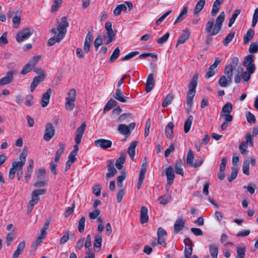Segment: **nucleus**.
<instances>
[{"label": "nucleus", "instance_id": "nucleus-31", "mask_svg": "<svg viewBox=\"0 0 258 258\" xmlns=\"http://www.w3.org/2000/svg\"><path fill=\"white\" fill-rule=\"evenodd\" d=\"M127 10V6L125 4H123L121 5H118L115 8V9L113 11V14L115 16H118L120 14L122 11L125 12Z\"/></svg>", "mask_w": 258, "mask_h": 258}, {"label": "nucleus", "instance_id": "nucleus-50", "mask_svg": "<svg viewBox=\"0 0 258 258\" xmlns=\"http://www.w3.org/2000/svg\"><path fill=\"white\" fill-rule=\"evenodd\" d=\"M172 10H168L161 17L157 19L155 22L156 26H159L164 21V20L172 12Z\"/></svg>", "mask_w": 258, "mask_h": 258}, {"label": "nucleus", "instance_id": "nucleus-51", "mask_svg": "<svg viewBox=\"0 0 258 258\" xmlns=\"http://www.w3.org/2000/svg\"><path fill=\"white\" fill-rule=\"evenodd\" d=\"M150 56L154 58L155 60L157 59V55L156 54L150 52H144L140 55V59H144L147 57Z\"/></svg>", "mask_w": 258, "mask_h": 258}, {"label": "nucleus", "instance_id": "nucleus-11", "mask_svg": "<svg viewBox=\"0 0 258 258\" xmlns=\"http://www.w3.org/2000/svg\"><path fill=\"white\" fill-rule=\"evenodd\" d=\"M107 167L108 172L106 174V178H109L114 176L117 173V170L114 168L113 162L111 160H108L107 161Z\"/></svg>", "mask_w": 258, "mask_h": 258}, {"label": "nucleus", "instance_id": "nucleus-41", "mask_svg": "<svg viewBox=\"0 0 258 258\" xmlns=\"http://www.w3.org/2000/svg\"><path fill=\"white\" fill-rule=\"evenodd\" d=\"M253 55L252 54H249L246 57H245L244 60H243V66H247L249 65H252V64H254L253 63Z\"/></svg>", "mask_w": 258, "mask_h": 258}, {"label": "nucleus", "instance_id": "nucleus-10", "mask_svg": "<svg viewBox=\"0 0 258 258\" xmlns=\"http://www.w3.org/2000/svg\"><path fill=\"white\" fill-rule=\"evenodd\" d=\"M95 146L102 149H107L112 146V142L109 140L100 139L95 141Z\"/></svg>", "mask_w": 258, "mask_h": 258}, {"label": "nucleus", "instance_id": "nucleus-17", "mask_svg": "<svg viewBox=\"0 0 258 258\" xmlns=\"http://www.w3.org/2000/svg\"><path fill=\"white\" fill-rule=\"evenodd\" d=\"M155 80L154 79V75L153 74H150L148 75L145 90L147 92H150L154 87Z\"/></svg>", "mask_w": 258, "mask_h": 258}, {"label": "nucleus", "instance_id": "nucleus-42", "mask_svg": "<svg viewBox=\"0 0 258 258\" xmlns=\"http://www.w3.org/2000/svg\"><path fill=\"white\" fill-rule=\"evenodd\" d=\"M238 172V169L236 167H233L232 168V171L230 176L228 177V180L229 182H232L234 179L236 178L237 176Z\"/></svg>", "mask_w": 258, "mask_h": 258}, {"label": "nucleus", "instance_id": "nucleus-12", "mask_svg": "<svg viewBox=\"0 0 258 258\" xmlns=\"http://www.w3.org/2000/svg\"><path fill=\"white\" fill-rule=\"evenodd\" d=\"M166 175L167 176V183L171 185L173 183L175 175L173 167L172 166H169L166 170Z\"/></svg>", "mask_w": 258, "mask_h": 258}, {"label": "nucleus", "instance_id": "nucleus-29", "mask_svg": "<svg viewBox=\"0 0 258 258\" xmlns=\"http://www.w3.org/2000/svg\"><path fill=\"white\" fill-rule=\"evenodd\" d=\"M193 119V116L190 115L185 120L184 124V131L185 133H187L190 130Z\"/></svg>", "mask_w": 258, "mask_h": 258}, {"label": "nucleus", "instance_id": "nucleus-25", "mask_svg": "<svg viewBox=\"0 0 258 258\" xmlns=\"http://www.w3.org/2000/svg\"><path fill=\"white\" fill-rule=\"evenodd\" d=\"M188 9V8L187 7L184 8L182 12L180 13L178 17L174 22V25H176L177 23L181 22L185 18L187 14Z\"/></svg>", "mask_w": 258, "mask_h": 258}, {"label": "nucleus", "instance_id": "nucleus-57", "mask_svg": "<svg viewBox=\"0 0 258 258\" xmlns=\"http://www.w3.org/2000/svg\"><path fill=\"white\" fill-rule=\"evenodd\" d=\"M139 54V51H138L131 52L130 53H128L127 54L125 55L123 57L121 58V60L125 61V60H128Z\"/></svg>", "mask_w": 258, "mask_h": 258}, {"label": "nucleus", "instance_id": "nucleus-40", "mask_svg": "<svg viewBox=\"0 0 258 258\" xmlns=\"http://www.w3.org/2000/svg\"><path fill=\"white\" fill-rule=\"evenodd\" d=\"M194 157H195V155H194V152L191 150H189L187 152L186 163L189 166H190L191 165H192L193 160L194 159Z\"/></svg>", "mask_w": 258, "mask_h": 258}, {"label": "nucleus", "instance_id": "nucleus-30", "mask_svg": "<svg viewBox=\"0 0 258 258\" xmlns=\"http://www.w3.org/2000/svg\"><path fill=\"white\" fill-rule=\"evenodd\" d=\"M198 74H195L192 79H191V81L190 82V83H189V90L188 91H196V87L197 86V84H198V83H197V81H198Z\"/></svg>", "mask_w": 258, "mask_h": 258}, {"label": "nucleus", "instance_id": "nucleus-63", "mask_svg": "<svg viewBox=\"0 0 258 258\" xmlns=\"http://www.w3.org/2000/svg\"><path fill=\"white\" fill-rule=\"evenodd\" d=\"M65 147L66 145L63 143L61 142L59 143L58 148L56 150V154L61 156L64 151Z\"/></svg>", "mask_w": 258, "mask_h": 258}, {"label": "nucleus", "instance_id": "nucleus-35", "mask_svg": "<svg viewBox=\"0 0 258 258\" xmlns=\"http://www.w3.org/2000/svg\"><path fill=\"white\" fill-rule=\"evenodd\" d=\"M66 103L65 104L66 109L69 111H72L75 107L74 102L75 100L70 99V98H66Z\"/></svg>", "mask_w": 258, "mask_h": 258}, {"label": "nucleus", "instance_id": "nucleus-60", "mask_svg": "<svg viewBox=\"0 0 258 258\" xmlns=\"http://www.w3.org/2000/svg\"><path fill=\"white\" fill-rule=\"evenodd\" d=\"M203 162L204 160L202 157H198L196 160H195V162L194 163H192V165H191L190 167H192L196 168H198L202 165Z\"/></svg>", "mask_w": 258, "mask_h": 258}, {"label": "nucleus", "instance_id": "nucleus-7", "mask_svg": "<svg viewBox=\"0 0 258 258\" xmlns=\"http://www.w3.org/2000/svg\"><path fill=\"white\" fill-rule=\"evenodd\" d=\"M33 30L29 28H25L18 32L16 39L18 42H22L27 39L33 33Z\"/></svg>", "mask_w": 258, "mask_h": 258}, {"label": "nucleus", "instance_id": "nucleus-56", "mask_svg": "<svg viewBox=\"0 0 258 258\" xmlns=\"http://www.w3.org/2000/svg\"><path fill=\"white\" fill-rule=\"evenodd\" d=\"M236 252L237 255L236 258H244L245 257V248L242 247H238L236 249Z\"/></svg>", "mask_w": 258, "mask_h": 258}, {"label": "nucleus", "instance_id": "nucleus-13", "mask_svg": "<svg viewBox=\"0 0 258 258\" xmlns=\"http://www.w3.org/2000/svg\"><path fill=\"white\" fill-rule=\"evenodd\" d=\"M113 96L115 99L122 103L126 102L127 99H129L128 97L124 96L123 92L119 88L115 90V92L113 94Z\"/></svg>", "mask_w": 258, "mask_h": 258}, {"label": "nucleus", "instance_id": "nucleus-8", "mask_svg": "<svg viewBox=\"0 0 258 258\" xmlns=\"http://www.w3.org/2000/svg\"><path fill=\"white\" fill-rule=\"evenodd\" d=\"M55 135L54 126L51 123H47L45 124L43 139L46 141H49Z\"/></svg>", "mask_w": 258, "mask_h": 258}, {"label": "nucleus", "instance_id": "nucleus-21", "mask_svg": "<svg viewBox=\"0 0 258 258\" xmlns=\"http://www.w3.org/2000/svg\"><path fill=\"white\" fill-rule=\"evenodd\" d=\"M25 246V241H21L18 245L16 250L14 251L12 258H18L23 251Z\"/></svg>", "mask_w": 258, "mask_h": 258}, {"label": "nucleus", "instance_id": "nucleus-61", "mask_svg": "<svg viewBox=\"0 0 258 258\" xmlns=\"http://www.w3.org/2000/svg\"><path fill=\"white\" fill-rule=\"evenodd\" d=\"M227 164V158L226 157H223L221 159V163L220 165L219 171L220 172H224L226 168V165Z\"/></svg>", "mask_w": 258, "mask_h": 258}, {"label": "nucleus", "instance_id": "nucleus-6", "mask_svg": "<svg viewBox=\"0 0 258 258\" xmlns=\"http://www.w3.org/2000/svg\"><path fill=\"white\" fill-rule=\"evenodd\" d=\"M135 126L136 123L135 122H132L128 125L125 124H120L118 126L117 130L120 134L127 137L131 135V131L133 130Z\"/></svg>", "mask_w": 258, "mask_h": 258}, {"label": "nucleus", "instance_id": "nucleus-55", "mask_svg": "<svg viewBox=\"0 0 258 258\" xmlns=\"http://www.w3.org/2000/svg\"><path fill=\"white\" fill-rule=\"evenodd\" d=\"M70 238V232L68 230L64 231V235L60 239V243L61 244H65Z\"/></svg>", "mask_w": 258, "mask_h": 258}, {"label": "nucleus", "instance_id": "nucleus-28", "mask_svg": "<svg viewBox=\"0 0 258 258\" xmlns=\"http://www.w3.org/2000/svg\"><path fill=\"white\" fill-rule=\"evenodd\" d=\"M125 161V154H121L119 158H118L115 162V166L118 169H121L123 167V164Z\"/></svg>", "mask_w": 258, "mask_h": 258}, {"label": "nucleus", "instance_id": "nucleus-24", "mask_svg": "<svg viewBox=\"0 0 258 258\" xmlns=\"http://www.w3.org/2000/svg\"><path fill=\"white\" fill-rule=\"evenodd\" d=\"M209 251L212 258H218L219 247L217 245L215 244H210Z\"/></svg>", "mask_w": 258, "mask_h": 258}, {"label": "nucleus", "instance_id": "nucleus-59", "mask_svg": "<svg viewBox=\"0 0 258 258\" xmlns=\"http://www.w3.org/2000/svg\"><path fill=\"white\" fill-rule=\"evenodd\" d=\"M125 194V190L124 188H121L118 191L116 195V199L118 203H120L122 200L123 197Z\"/></svg>", "mask_w": 258, "mask_h": 258}, {"label": "nucleus", "instance_id": "nucleus-64", "mask_svg": "<svg viewBox=\"0 0 258 258\" xmlns=\"http://www.w3.org/2000/svg\"><path fill=\"white\" fill-rule=\"evenodd\" d=\"M175 150L174 144L172 143L165 151L164 153V156L165 157H168L171 152H173Z\"/></svg>", "mask_w": 258, "mask_h": 258}, {"label": "nucleus", "instance_id": "nucleus-20", "mask_svg": "<svg viewBox=\"0 0 258 258\" xmlns=\"http://www.w3.org/2000/svg\"><path fill=\"white\" fill-rule=\"evenodd\" d=\"M206 4L205 0H199L196 5V6L194 9V11L193 12V15L194 16H198L199 14L201 12V11L204 8Z\"/></svg>", "mask_w": 258, "mask_h": 258}, {"label": "nucleus", "instance_id": "nucleus-38", "mask_svg": "<svg viewBox=\"0 0 258 258\" xmlns=\"http://www.w3.org/2000/svg\"><path fill=\"white\" fill-rule=\"evenodd\" d=\"M182 166V161L181 160H177L176 163H175V169L176 171V173L178 174H180L182 176L183 175V169L181 167Z\"/></svg>", "mask_w": 258, "mask_h": 258}, {"label": "nucleus", "instance_id": "nucleus-4", "mask_svg": "<svg viewBox=\"0 0 258 258\" xmlns=\"http://www.w3.org/2000/svg\"><path fill=\"white\" fill-rule=\"evenodd\" d=\"M86 128V122H83L81 125L77 128L76 135L75 141L76 144L74 146L73 150L76 151L77 152L79 150V145L81 142V140L83 137V134L85 131Z\"/></svg>", "mask_w": 258, "mask_h": 258}, {"label": "nucleus", "instance_id": "nucleus-9", "mask_svg": "<svg viewBox=\"0 0 258 258\" xmlns=\"http://www.w3.org/2000/svg\"><path fill=\"white\" fill-rule=\"evenodd\" d=\"M14 71H8L6 75L0 79V86H4L12 83L14 81Z\"/></svg>", "mask_w": 258, "mask_h": 258}, {"label": "nucleus", "instance_id": "nucleus-34", "mask_svg": "<svg viewBox=\"0 0 258 258\" xmlns=\"http://www.w3.org/2000/svg\"><path fill=\"white\" fill-rule=\"evenodd\" d=\"M117 104V102L115 100H114L112 99H110L107 102L106 105L105 106V107L103 109V111L106 112V111L110 110L112 108V107L116 106Z\"/></svg>", "mask_w": 258, "mask_h": 258}, {"label": "nucleus", "instance_id": "nucleus-18", "mask_svg": "<svg viewBox=\"0 0 258 258\" xmlns=\"http://www.w3.org/2000/svg\"><path fill=\"white\" fill-rule=\"evenodd\" d=\"M184 226V221L182 218H178L174 225V233L177 234Z\"/></svg>", "mask_w": 258, "mask_h": 258}, {"label": "nucleus", "instance_id": "nucleus-27", "mask_svg": "<svg viewBox=\"0 0 258 258\" xmlns=\"http://www.w3.org/2000/svg\"><path fill=\"white\" fill-rule=\"evenodd\" d=\"M174 127V124L172 122L168 123L165 127V135L168 138H171L173 137V128Z\"/></svg>", "mask_w": 258, "mask_h": 258}, {"label": "nucleus", "instance_id": "nucleus-48", "mask_svg": "<svg viewBox=\"0 0 258 258\" xmlns=\"http://www.w3.org/2000/svg\"><path fill=\"white\" fill-rule=\"evenodd\" d=\"M41 56L40 55L34 56L31 57L28 62V64L32 68L35 67L39 61L40 60Z\"/></svg>", "mask_w": 258, "mask_h": 258}, {"label": "nucleus", "instance_id": "nucleus-1", "mask_svg": "<svg viewBox=\"0 0 258 258\" xmlns=\"http://www.w3.org/2000/svg\"><path fill=\"white\" fill-rule=\"evenodd\" d=\"M69 26V23L67 21V18L63 17L61 19V22L58 24L57 28H52L51 29V32L56 34L58 32L57 35L49 38L47 41V44L49 46L53 45L56 42L59 43L65 36L67 28Z\"/></svg>", "mask_w": 258, "mask_h": 258}, {"label": "nucleus", "instance_id": "nucleus-36", "mask_svg": "<svg viewBox=\"0 0 258 258\" xmlns=\"http://www.w3.org/2000/svg\"><path fill=\"white\" fill-rule=\"evenodd\" d=\"M102 238L101 235L98 234L94 236V241L93 243L95 248H100L102 245Z\"/></svg>", "mask_w": 258, "mask_h": 258}, {"label": "nucleus", "instance_id": "nucleus-52", "mask_svg": "<svg viewBox=\"0 0 258 258\" xmlns=\"http://www.w3.org/2000/svg\"><path fill=\"white\" fill-rule=\"evenodd\" d=\"M248 145L244 143V141L241 142L239 146V150L240 153L242 155H245L247 152Z\"/></svg>", "mask_w": 258, "mask_h": 258}, {"label": "nucleus", "instance_id": "nucleus-16", "mask_svg": "<svg viewBox=\"0 0 258 258\" xmlns=\"http://www.w3.org/2000/svg\"><path fill=\"white\" fill-rule=\"evenodd\" d=\"M148 220V209L145 206H142L140 211V222L143 224L147 223Z\"/></svg>", "mask_w": 258, "mask_h": 258}, {"label": "nucleus", "instance_id": "nucleus-26", "mask_svg": "<svg viewBox=\"0 0 258 258\" xmlns=\"http://www.w3.org/2000/svg\"><path fill=\"white\" fill-rule=\"evenodd\" d=\"M137 144L138 142H132L128 148L127 153L132 159H133V158L135 156V149L137 146Z\"/></svg>", "mask_w": 258, "mask_h": 258}, {"label": "nucleus", "instance_id": "nucleus-47", "mask_svg": "<svg viewBox=\"0 0 258 258\" xmlns=\"http://www.w3.org/2000/svg\"><path fill=\"white\" fill-rule=\"evenodd\" d=\"M248 51L250 53H255L258 51V42H253L251 43Z\"/></svg>", "mask_w": 258, "mask_h": 258}, {"label": "nucleus", "instance_id": "nucleus-32", "mask_svg": "<svg viewBox=\"0 0 258 258\" xmlns=\"http://www.w3.org/2000/svg\"><path fill=\"white\" fill-rule=\"evenodd\" d=\"M235 69L232 68L231 65H227L225 68L224 74L226 75L229 80V82H231V79L233 75V71Z\"/></svg>", "mask_w": 258, "mask_h": 258}, {"label": "nucleus", "instance_id": "nucleus-62", "mask_svg": "<svg viewBox=\"0 0 258 258\" xmlns=\"http://www.w3.org/2000/svg\"><path fill=\"white\" fill-rule=\"evenodd\" d=\"M249 163L246 161L244 162L243 165L242 166V171L243 173L247 175H248L249 174Z\"/></svg>", "mask_w": 258, "mask_h": 258}, {"label": "nucleus", "instance_id": "nucleus-49", "mask_svg": "<svg viewBox=\"0 0 258 258\" xmlns=\"http://www.w3.org/2000/svg\"><path fill=\"white\" fill-rule=\"evenodd\" d=\"M85 217H82L79 222L78 230L81 233H83L85 230Z\"/></svg>", "mask_w": 258, "mask_h": 258}, {"label": "nucleus", "instance_id": "nucleus-19", "mask_svg": "<svg viewBox=\"0 0 258 258\" xmlns=\"http://www.w3.org/2000/svg\"><path fill=\"white\" fill-rule=\"evenodd\" d=\"M189 35L190 32L188 30L186 29L183 30L181 35L178 39L176 46H177V45L179 44H183L189 38Z\"/></svg>", "mask_w": 258, "mask_h": 258}, {"label": "nucleus", "instance_id": "nucleus-2", "mask_svg": "<svg viewBox=\"0 0 258 258\" xmlns=\"http://www.w3.org/2000/svg\"><path fill=\"white\" fill-rule=\"evenodd\" d=\"M225 14L222 12L216 19V23L213 21H208L206 24L205 31L208 33L209 37L217 35L220 31L222 24L225 20Z\"/></svg>", "mask_w": 258, "mask_h": 258}, {"label": "nucleus", "instance_id": "nucleus-54", "mask_svg": "<svg viewBox=\"0 0 258 258\" xmlns=\"http://www.w3.org/2000/svg\"><path fill=\"white\" fill-rule=\"evenodd\" d=\"M235 35L234 32H230L226 37L223 40V44L225 46H227L228 44L232 41Z\"/></svg>", "mask_w": 258, "mask_h": 258}, {"label": "nucleus", "instance_id": "nucleus-53", "mask_svg": "<svg viewBox=\"0 0 258 258\" xmlns=\"http://www.w3.org/2000/svg\"><path fill=\"white\" fill-rule=\"evenodd\" d=\"M247 121L250 123H254L256 122V119L254 115L250 111H247L245 113Z\"/></svg>", "mask_w": 258, "mask_h": 258}, {"label": "nucleus", "instance_id": "nucleus-44", "mask_svg": "<svg viewBox=\"0 0 258 258\" xmlns=\"http://www.w3.org/2000/svg\"><path fill=\"white\" fill-rule=\"evenodd\" d=\"M173 99V96L172 94H168L164 101L162 103V106L163 107H165L171 104L172 100Z\"/></svg>", "mask_w": 258, "mask_h": 258}, {"label": "nucleus", "instance_id": "nucleus-22", "mask_svg": "<svg viewBox=\"0 0 258 258\" xmlns=\"http://www.w3.org/2000/svg\"><path fill=\"white\" fill-rule=\"evenodd\" d=\"M92 37L90 33H88L86 36L84 46L85 53H88L90 51Z\"/></svg>", "mask_w": 258, "mask_h": 258}, {"label": "nucleus", "instance_id": "nucleus-15", "mask_svg": "<svg viewBox=\"0 0 258 258\" xmlns=\"http://www.w3.org/2000/svg\"><path fill=\"white\" fill-rule=\"evenodd\" d=\"M52 90L50 88L47 90L46 92L43 94L41 101L42 107H45L47 106L49 102L50 96L51 95Z\"/></svg>", "mask_w": 258, "mask_h": 258}, {"label": "nucleus", "instance_id": "nucleus-23", "mask_svg": "<svg viewBox=\"0 0 258 258\" xmlns=\"http://www.w3.org/2000/svg\"><path fill=\"white\" fill-rule=\"evenodd\" d=\"M254 31L251 29H249L245 35L243 36V43L247 44L253 37Z\"/></svg>", "mask_w": 258, "mask_h": 258}, {"label": "nucleus", "instance_id": "nucleus-58", "mask_svg": "<svg viewBox=\"0 0 258 258\" xmlns=\"http://www.w3.org/2000/svg\"><path fill=\"white\" fill-rule=\"evenodd\" d=\"M170 36V33L169 32H167L166 34H165L163 36L159 38L157 40V42L158 44H162L165 42L167 41L168 40L169 37Z\"/></svg>", "mask_w": 258, "mask_h": 258}, {"label": "nucleus", "instance_id": "nucleus-43", "mask_svg": "<svg viewBox=\"0 0 258 258\" xmlns=\"http://www.w3.org/2000/svg\"><path fill=\"white\" fill-rule=\"evenodd\" d=\"M240 10H236L234 11V13L232 14L231 18L229 20V22L228 23L229 27H231L232 26V25L235 22V19L237 18V16L240 14Z\"/></svg>", "mask_w": 258, "mask_h": 258}, {"label": "nucleus", "instance_id": "nucleus-37", "mask_svg": "<svg viewBox=\"0 0 258 258\" xmlns=\"http://www.w3.org/2000/svg\"><path fill=\"white\" fill-rule=\"evenodd\" d=\"M185 247L184 249V256L185 258H189L192 251V244H186L185 243Z\"/></svg>", "mask_w": 258, "mask_h": 258}, {"label": "nucleus", "instance_id": "nucleus-33", "mask_svg": "<svg viewBox=\"0 0 258 258\" xmlns=\"http://www.w3.org/2000/svg\"><path fill=\"white\" fill-rule=\"evenodd\" d=\"M120 54V49L118 47H116L113 51L112 54L110 56L108 62L110 63L114 62L119 57Z\"/></svg>", "mask_w": 258, "mask_h": 258}, {"label": "nucleus", "instance_id": "nucleus-39", "mask_svg": "<svg viewBox=\"0 0 258 258\" xmlns=\"http://www.w3.org/2000/svg\"><path fill=\"white\" fill-rule=\"evenodd\" d=\"M253 137L250 133H246L245 136V141H244V143L250 147H253Z\"/></svg>", "mask_w": 258, "mask_h": 258}, {"label": "nucleus", "instance_id": "nucleus-5", "mask_svg": "<svg viewBox=\"0 0 258 258\" xmlns=\"http://www.w3.org/2000/svg\"><path fill=\"white\" fill-rule=\"evenodd\" d=\"M25 164L20 161H14L12 163V167L10 168L9 173V177L11 179H14L17 171H20L23 170Z\"/></svg>", "mask_w": 258, "mask_h": 258}, {"label": "nucleus", "instance_id": "nucleus-45", "mask_svg": "<svg viewBox=\"0 0 258 258\" xmlns=\"http://www.w3.org/2000/svg\"><path fill=\"white\" fill-rule=\"evenodd\" d=\"M232 110V105L231 103H227L222 108L221 114L230 113Z\"/></svg>", "mask_w": 258, "mask_h": 258}, {"label": "nucleus", "instance_id": "nucleus-14", "mask_svg": "<svg viewBox=\"0 0 258 258\" xmlns=\"http://www.w3.org/2000/svg\"><path fill=\"white\" fill-rule=\"evenodd\" d=\"M45 76V74H42V75L36 76L33 78V81L30 85V90L31 92H33L38 84L44 80Z\"/></svg>", "mask_w": 258, "mask_h": 258}, {"label": "nucleus", "instance_id": "nucleus-3", "mask_svg": "<svg viewBox=\"0 0 258 258\" xmlns=\"http://www.w3.org/2000/svg\"><path fill=\"white\" fill-rule=\"evenodd\" d=\"M46 193V189H36L31 192V200L28 205L27 213H30L34 208V205L38 203L39 200V196L45 195Z\"/></svg>", "mask_w": 258, "mask_h": 258}, {"label": "nucleus", "instance_id": "nucleus-46", "mask_svg": "<svg viewBox=\"0 0 258 258\" xmlns=\"http://www.w3.org/2000/svg\"><path fill=\"white\" fill-rule=\"evenodd\" d=\"M229 79L225 76H222L219 80V84L222 87H226L228 85Z\"/></svg>", "mask_w": 258, "mask_h": 258}]
</instances>
